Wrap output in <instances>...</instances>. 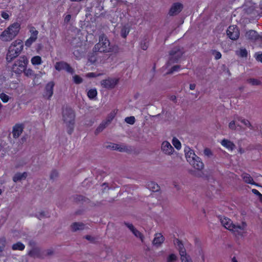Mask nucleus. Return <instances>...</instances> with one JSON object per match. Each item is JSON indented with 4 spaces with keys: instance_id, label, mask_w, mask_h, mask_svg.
<instances>
[{
    "instance_id": "obj_1",
    "label": "nucleus",
    "mask_w": 262,
    "mask_h": 262,
    "mask_svg": "<svg viewBox=\"0 0 262 262\" xmlns=\"http://www.w3.org/2000/svg\"><path fill=\"white\" fill-rule=\"evenodd\" d=\"M220 220L222 225L227 229L232 231L235 236H243L246 224L242 223V225H235L228 217L220 216Z\"/></svg>"
},
{
    "instance_id": "obj_2",
    "label": "nucleus",
    "mask_w": 262,
    "mask_h": 262,
    "mask_svg": "<svg viewBox=\"0 0 262 262\" xmlns=\"http://www.w3.org/2000/svg\"><path fill=\"white\" fill-rule=\"evenodd\" d=\"M24 49V43L20 39H17L10 45L6 54V60L10 62L17 57Z\"/></svg>"
},
{
    "instance_id": "obj_3",
    "label": "nucleus",
    "mask_w": 262,
    "mask_h": 262,
    "mask_svg": "<svg viewBox=\"0 0 262 262\" xmlns=\"http://www.w3.org/2000/svg\"><path fill=\"white\" fill-rule=\"evenodd\" d=\"M62 117L68 127L67 132L71 135L74 130L75 114L74 111L70 107L66 106L62 110Z\"/></svg>"
},
{
    "instance_id": "obj_4",
    "label": "nucleus",
    "mask_w": 262,
    "mask_h": 262,
    "mask_svg": "<svg viewBox=\"0 0 262 262\" xmlns=\"http://www.w3.org/2000/svg\"><path fill=\"white\" fill-rule=\"evenodd\" d=\"M20 29V24L15 22L10 25L1 34L0 38L5 41H10L18 34Z\"/></svg>"
},
{
    "instance_id": "obj_5",
    "label": "nucleus",
    "mask_w": 262,
    "mask_h": 262,
    "mask_svg": "<svg viewBox=\"0 0 262 262\" xmlns=\"http://www.w3.org/2000/svg\"><path fill=\"white\" fill-rule=\"evenodd\" d=\"M184 151L187 162L195 169L202 170L204 167V164L201 159L195 154L194 151L188 147H186Z\"/></svg>"
},
{
    "instance_id": "obj_6",
    "label": "nucleus",
    "mask_w": 262,
    "mask_h": 262,
    "mask_svg": "<svg viewBox=\"0 0 262 262\" xmlns=\"http://www.w3.org/2000/svg\"><path fill=\"white\" fill-rule=\"evenodd\" d=\"M184 151L187 162L195 169L202 170L204 167V164L201 159L195 154L194 151L188 147H186Z\"/></svg>"
},
{
    "instance_id": "obj_7",
    "label": "nucleus",
    "mask_w": 262,
    "mask_h": 262,
    "mask_svg": "<svg viewBox=\"0 0 262 262\" xmlns=\"http://www.w3.org/2000/svg\"><path fill=\"white\" fill-rule=\"evenodd\" d=\"M93 50L94 51H99V52L101 53H107L112 51L110 41L105 35L102 34L99 36V42L95 45Z\"/></svg>"
},
{
    "instance_id": "obj_8",
    "label": "nucleus",
    "mask_w": 262,
    "mask_h": 262,
    "mask_svg": "<svg viewBox=\"0 0 262 262\" xmlns=\"http://www.w3.org/2000/svg\"><path fill=\"white\" fill-rule=\"evenodd\" d=\"M28 59L25 55L20 56L12 67V71L16 74L20 75L27 68Z\"/></svg>"
},
{
    "instance_id": "obj_9",
    "label": "nucleus",
    "mask_w": 262,
    "mask_h": 262,
    "mask_svg": "<svg viewBox=\"0 0 262 262\" xmlns=\"http://www.w3.org/2000/svg\"><path fill=\"white\" fill-rule=\"evenodd\" d=\"M183 52L179 47L173 48L169 52L170 58L168 63H177L181 58Z\"/></svg>"
},
{
    "instance_id": "obj_10",
    "label": "nucleus",
    "mask_w": 262,
    "mask_h": 262,
    "mask_svg": "<svg viewBox=\"0 0 262 262\" xmlns=\"http://www.w3.org/2000/svg\"><path fill=\"white\" fill-rule=\"evenodd\" d=\"M176 243L179 247V253L181 256L182 262H191V259L189 256L187 255L186 250L181 241L177 239Z\"/></svg>"
},
{
    "instance_id": "obj_11",
    "label": "nucleus",
    "mask_w": 262,
    "mask_h": 262,
    "mask_svg": "<svg viewBox=\"0 0 262 262\" xmlns=\"http://www.w3.org/2000/svg\"><path fill=\"white\" fill-rule=\"evenodd\" d=\"M29 32L30 33L31 36L25 42V45L28 48L30 47L37 40L38 35V31L33 26L30 28Z\"/></svg>"
},
{
    "instance_id": "obj_12",
    "label": "nucleus",
    "mask_w": 262,
    "mask_h": 262,
    "mask_svg": "<svg viewBox=\"0 0 262 262\" xmlns=\"http://www.w3.org/2000/svg\"><path fill=\"white\" fill-rule=\"evenodd\" d=\"M119 82V79L116 78H108L101 81V86L105 89H114Z\"/></svg>"
},
{
    "instance_id": "obj_13",
    "label": "nucleus",
    "mask_w": 262,
    "mask_h": 262,
    "mask_svg": "<svg viewBox=\"0 0 262 262\" xmlns=\"http://www.w3.org/2000/svg\"><path fill=\"white\" fill-rule=\"evenodd\" d=\"M228 37L233 40H237L239 36V30L236 26H230L227 30Z\"/></svg>"
},
{
    "instance_id": "obj_14",
    "label": "nucleus",
    "mask_w": 262,
    "mask_h": 262,
    "mask_svg": "<svg viewBox=\"0 0 262 262\" xmlns=\"http://www.w3.org/2000/svg\"><path fill=\"white\" fill-rule=\"evenodd\" d=\"M55 69L58 71L65 70L67 72L72 74L74 73V69L69 63L64 61H58L56 62L55 64Z\"/></svg>"
},
{
    "instance_id": "obj_15",
    "label": "nucleus",
    "mask_w": 262,
    "mask_h": 262,
    "mask_svg": "<svg viewBox=\"0 0 262 262\" xmlns=\"http://www.w3.org/2000/svg\"><path fill=\"white\" fill-rule=\"evenodd\" d=\"M245 36L247 39L252 41L262 40V32L261 34H258L256 31L253 30L247 31Z\"/></svg>"
},
{
    "instance_id": "obj_16",
    "label": "nucleus",
    "mask_w": 262,
    "mask_h": 262,
    "mask_svg": "<svg viewBox=\"0 0 262 262\" xmlns=\"http://www.w3.org/2000/svg\"><path fill=\"white\" fill-rule=\"evenodd\" d=\"M24 129V125L21 123H16L13 126L12 134L13 137L16 139L21 134Z\"/></svg>"
},
{
    "instance_id": "obj_17",
    "label": "nucleus",
    "mask_w": 262,
    "mask_h": 262,
    "mask_svg": "<svg viewBox=\"0 0 262 262\" xmlns=\"http://www.w3.org/2000/svg\"><path fill=\"white\" fill-rule=\"evenodd\" d=\"M54 85L53 81H50L46 85L44 97H47L48 99H50L53 94Z\"/></svg>"
},
{
    "instance_id": "obj_18",
    "label": "nucleus",
    "mask_w": 262,
    "mask_h": 262,
    "mask_svg": "<svg viewBox=\"0 0 262 262\" xmlns=\"http://www.w3.org/2000/svg\"><path fill=\"white\" fill-rule=\"evenodd\" d=\"M183 9V5L180 3H174L169 11V14L170 16L175 15L179 13Z\"/></svg>"
},
{
    "instance_id": "obj_19",
    "label": "nucleus",
    "mask_w": 262,
    "mask_h": 262,
    "mask_svg": "<svg viewBox=\"0 0 262 262\" xmlns=\"http://www.w3.org/2000/svg\"><path fill=\"white\" fill-rule=\"evenodd\" d=\"M162 151L166 155H170L173 151V148L168 141L163 142L161 146Z\"/></svg>"
},
{
    "instance_id": "obj_20",
    "label": "nucleus",
    "mask_w": 262,
    "mask_h": 262,
    "mask_svg": "<svg viewBox=\"0 0 262 262\" xmlns=\"http://www.w3.org/2000/svg\"><path fill=\"white\" fill-rule=\"evenodd\" d=\"M107 148H110L113 150H118L121 152L126 151L127 147L125 146H122L118 144L110 143L109 145H106Z\"/></svg>"
},
{
    "instance_id": "obj_21",
    "label": "nucleus",
    "mask_w": 262,
    "mask_h": 262,
    "mask_svg": "<svg viewBox=\"0 0 262 262\" xmlns=\"http://www.w3.org/2000/svg\"><path fill=\"white\" fill-rule=\"evenodd\" d=\"M242 178L244 182L247 184H250L253 185L258 186V184L255 182L252 177L247 173H245L242 175Z\"/></svg>"
},
{
    "instance_id": "obj_22",
    "label": "nucleus",
    "mask_w": 262,
    "mask_h": 262,
    "mask_svg": "<svg viewBox=\"0 0 262 262\" xmlns=\"http://www.w3.org/2000/svg\"><path fill=\"white\" fill-rule=\"evenodd\" d=\"M164 237L160 233L155 234V238L153 240L152 243L154 245L160 246L163 243Z\"/></svg>"
},
{
    "instance_id": "obj_23",
    "label": "nucleus",
    "mask_w": 262,
    "mask_h": 262,
    "mask_svg": "<svg viewBox=\"0 0 262 262\" xmlns=\"http://www.w3.org/2000/svg\"><path fill=\"white\" fill-rule=\"evenodd\" d=\"M221 143L222 146L226 147L228 150H232L235 147L234 144L227 139H224L222 140Z\"/></svg>"
},
{
    "instance_id": "obj_24",
    "label": "nucleus",
    "mask_w": 262,
    "mask_h": 262,
    "mask_svg": "<svg viewBox=\"0 0 262 262\" xmlns=\"http://www.w3.org/2000/svg\"><path fill=\"white\" fill-rule=\"evenodd\" d=\"M147 187L148 189L153 192L158 191L160 189L158 184L153 181L148 182L147 184Z\"/></svg>"
},
{
    "instance_id": "obj_25",
    "label": "nucleus",
    "mask_w": 262,
    "mask_h": 262,
    "mask_svg": "<svg viewBox=\"0 0 262 262\" xmlns=\"http://www.w3.org/2000/svg\"><path fill=\"white\" fill-rule=\"evenodd\" d=\"M99 51H94L88 55V60L91 63H95L97 61V55Z\"/></svg>"
},
{
    "instance_id": "obj_26",
    "label": "nucleus",
    "mask_w": 262,
    "mask_h": 262,
    "mask_svg": "<svg viewBox=\"0 0 262 262\" xmlns=\"http://www.w3.org/2000/svg\"><path fill=\"white\" fill-rule=\"evenodd\" d=\"M27 177V173L24 172L23 173H16L13 177V181L14 182H17L18 181L23 179H25Z\"/></svg>"
},
{
    "instance_id": "obj_27",
    "label": "nucleus",
    "mask_w": 262,
    "mask_h": 262,
    "mask_svg": "<svg viewBox=\"0 0 262 262\" xmlns=\"http://www.w3.org/2000/svg\"><path fill=\"white\" fill-rule=\"evenodd\" d=\"M84 224L83 223H79L75 222L73 223L71 226V228L73 231H76L79 230H82L84 229Z\"/></svg>"
},
{
    "instance_id": "obj_28",
    "label": "nucleus",
    "mask_w": 262,
    "mask_h": 262,
    "mask_svg": "<svg viewBox=\"0 0 262 262\" xmlns=\"http://www.w3.org/2000/svg\"><path fill=\"white\" fill-rule=\"evenodd\" d=\"M25 245L20 242H18L14 244L12 246V249L13 250L23 251L25 249Z\"/></svg>"
},
{
    "instance_id": "obj_29",
    "label": "nucleus",
    "mask_w": 262,
    "mask_h": 262,
    "mask_svg": "<svg viewBox=\"0 0 262 262\" xmlns=\"http://www.w3.org/2000/svg\"><path fill=\"white\" fill-rule=\"evenodd\" d=\"M97 91L96 89H92L88 91L87 96L90 99H93L96 97Z\"/></svg>"
},
{
    "instance_id": "obj_30",
    "label": "nucleus",
    "mask_w": 262,
    "mask_h": 262,
    "mask_svg": "<svg viewBox=\"0 0 262 262\" xmlns=\"http://www.w3.org/2000/svg\"><path fill=\"white\" fill-rule=\"evenodd\" d=\"M31 63L33 65H40L42 63V59L39 56H35L31 58Z\"/></svg>"
},
{
    "instance_id": "obj_31",
    "label": "nucleus",
    "mask_w": 262,
    "mask_h": 262,
    "mask_svg": "<svg viewBox=\"0 0 262 262\" xmlns=\"http://www.w3.org/2000/svg\"><path fill=\"white\" fill-rule=\"evenodd\" d=\"M130 31L129 28L124 26L121 30V35L123 38H126Z\"/></svg>"
},
{
    "instance_id": "obj_32",
    "label": "nucleus",
    "mask_w": 262,
    "mask_h": 262,
    "mask_svg": "<svg viewBox=\"0 0 262 262\" xmlns=\"http://www.w3.org/2000/svg\"><path fill=\"white\" fill-rule=\"evenodd\" d=\"M23 73H24V75L28 77H32L35 76V73H34V71H33L31 69H27L26 68Z\"/></svg>"
},
{
    "instance_id": "obj_33",
    "label": "nucleus",
    "mask_w": 262,
    "mask_h": 262,
    "mask_svg": "<svg viewBox=\"0 0 262 262\" xmlns=\"http://www.w3.org/2000/svg\"><path fill=\"white\" fill-rule=\"evenodd\" d=\"M107 125V122H103L102 123H101L99 126L96 128L95 130V134H97L99 133L102 132L105 127Z\"/></svg>"
},
{
    "instance_id": "obj_34",
    "label": "nucleus",
    "mask_w": 262,
    "mask_h": 262,
    "mask_svg": "<svg viewBox=\"0 0 262 262\" xmlns=\"http://www.w3.org/2000/svg\"><path fill=\"white\" fill-rule=\"evenodd\" d=\"M172 143L176 149H180L181 148V143L180 141L176 137H174L172 139Z\"/></svg>"
},
{
    "instance_id": "obj_35",
    "label": "nucleus",
    "mask_w": 262,
    "mask_h": 262,
    "mask_svg": "<svg viewBox=\"0 0 262 262\" xmlns=\"http://www.w3.org/2000/svg\"><path fill=\"white\" fill-rule=\"evenodd\" d=\"M141 48L143 50H146L148 47V40L147 38H144L140 42Z\"/></svg>"
},
{
    "instance_id": "obj_36",
    "label": "nucleus",
    "mask_w": 262,
    "mask_h": 262,
    "mask_svg": "<svg viewBox=\"0 0 262 262\" xmlns=\"http://www.w3.org/2000/svg\"><path fill=\"white\" fill-rule=\"evenodd\" d=\"M117 110H115L109 114L107 121H106V122H107V124L110 123L112 121V120L114 118L117 113Z\"/></svg>"
},
{
    "instance_id": "obj_37",
    "label": "nucleus",
    "mask_w": 262,
    "mask_h": 262,
    "mask_svg": "<svg viewBox=\"0 0 262 262\" xmlns=\"http://www.w3.org/2000/svg\"><path fill=\"white\" fill-rule=\"evenodd\" d=\"M237 120L240 122H241L243 124H244L245 125L250 127L251 126V124L249 120L243 119L242 117H238L237 118Z\"/></svg>"
},
{
    "instance_id": "obj_38",
    "label": "nucleus",
    "mask_w": 262,
    "mask_h": 262,
    "mask_svg": "<svg viewBox=\"0 0 262 262\" xmlns=\"http://www.w3.org/2000/svg\"><path fill=\"white\" fill-rule=\"evenodd\" d=\"M211 54L214 55V58L216 60H218L222 57V54L220 52L217 51L215 50H211Z\"/></svg>"
},
{
    "instance_id": "obj_39",
    "label": "nucleus",
    "mask_w": 262,
    "mask_h": 262,
    "mask_svg": "<svg viewBox=\"0 0 262 262\" xmlns=\"http://www.w3.org/2000/svg\"><path fill=\"white\" fill-rule=\"evenodd\" d=\"M73 81L75 84H80L83 81L82 78L78 75L73 76Z\"/></svg>"
},
{
    "instance_id": "obj_40",
    "label": "nucleus",
    "mask_w": 262,
    "mask_h": 262,
    "mask_svg": "<svg viewBox=\"0 0 262 262\" xmlns=\"http://www.w3.org/2000/svg\"><path fill=\"white\" fill-rule=\"evenodd\" d=\"M135 118L134 116H130L126 117L125 119V122L130 125H133L135 122Z\"/></svg>"
},
{
    "instance_id": "obj_41",
    "label": "nucleus",
    "mask_w": 262,
    "mask_h": 262,
    "mask_svg": "<svg viewBox=\"0 0 262 262\" xmlns=\"http://www.w3.org/2000/svg\"><path fill=\"white\" fill-rule=\"evenodd\" d=\"M248 83H250L252 85H258L260 84V81L255 78H250L248 79Z\"/></svg>"
},
{
    "instance_id": "obj_42",
    "label": "nucleus",
    "mask_w": 262,
    "mask_h": 262,
    "mask_svg": "<svg viewBox=\"0 0 262 262\" xmlns=\"http://www.w3.org/2000/svg\"><path fill=\"white\" fill-rule=\"evenodd\" d=\"M0 99L4 103H7L9 100V97L4 93L0 94Z\"/></svg>"
},
{
    "instance_id": "obj_43",
    "label": "nucleus",
    "mask_w": 262,
    "mask_h": 262,
    "mask_svg": "<svg viewBox=\"0 0 262 262\" xmlns=\"http://www.w3.org/2000/svg\"><path fill=\"white\" fill-rule=\"evenodd\" d=\"M85 198L81 195H76V196H74V201L75 202L85 201Z\"/></svg>"
},
{
    "instance_id": "obj_44",
    "label": "nucleus",
    "mask_w": 262,
    "mask_h": 262,
    "mask_svg": "<svg viewBox=\"0 0 262 262\" xmlns=\"http://www.w3.org/2000/svg\"><path fill=\"white\" fill-rule=\"evenodd\" d=\"M133 233L137 237L139 238L142 242L143 241L144 236L143 234L138 230L136 229L133 232Z\"/></svg>"
},
{
    "instance_id": "obj_45",
    "label": "nucleus",
    "mask_w": 262,
    "mask_h": 262,
    "mask_svg": "<svg viewBox=\"0 0 262 262\" xmlns=\"http://www.w3.org/2000/svg\"><path fill=\"white\" fill-rule=\"evenodd\" d=\"M238 55L242 57H247L248 53L246 49H241Z\"/></svg>"
},
{
    "instance_id": "obj_46",
    "label": "nucleus",
    "mask_w": 262,
    "mask_h": 262,
    "mask_svg": "<svg viewBox=\"0 0 262 262\" xmlns=\"http://www.w3.org/2000/svg\"><path fill=\"white\" fill-rule=\"evenodd\" d=\"M180 68V66L179 65H176L171 67V68L168 72V74H172L175 71H178Z\"/></svg>"
},
{
    "instance_id": "obj_47",
    "label": "nucleus",
    "mask_w": 262,
    "mask_h": 262,
    "mask_svg": "<svg viewBox=\"0 0 262 262\" xmlns=\"http://www.w3.org/2000/svg\"><path fill=\"white\" fill-rule=\"evenodd\" d=\"M177 259V256L174 254H170L168 258H167V261L168 262H173L175 261Z\"/></svg>"
},
{
    "instance_id": "obj_48",
    "label": "nucleus",
    "mask_w": 262,
    "mask_h": 262,
    "mask_svg": "<svg viewBox=\"0 0 262 262\" xmlns=\"http://www.w3.org/2000/svg\"><path fill=\"white\" fill-rule=\"evenodd\" d=\"M58 173L57 170H53L52 171L51 174H50V179L52 180H54L56 178L58 177Z\"/></svg>"
},
{
    "instance_id": "obj_49",
    "label": "nucleus",
    "mask_w": 262,
    "mask_h": 262,
    "mask_svg": "<svg viewBox=\"0 0 262 262\" xmlns=\"http://www.w3.org/2000/svg\"><path fill=\"white\" fill-rule=\"evenodd\" d=\"M5 241L0 239V256H2V253L3 251L5 246Z\"/></svg>"
},
{
    "instance_id": "obj_50",
    "label": "nucleus",
    "mask_w": 262,
    "mask_h": 262,
    "mask_svg": "<svg viewBox=\"0 0 262 262\" xmlns=\"http://www.w3.org/2000/svg\"><path fill=\"white\" fill-rule=\"evenodd\" d=\"M102 74H96L95 73H94V72H91V73H89L87 74L86 75V76L88 77H90V78H94V77H98L100 75H101Z\"/></svg>"
},
{
    "instance_id": "obj_51",
    "label": "nucleus",
    "mask_w": 262,
    "mask_h": 262,
    "mask_svg": "<svg viewBox=\"0 0 262 262\" xmlns=\"http://www.w3.org/2000/svg\"><path fill=\"white\" fill-rule=\"evenodd\" d=\"M255 58L256 59V60H257L258 61H260V62L262 63V53H255Z\"/></svg>"
},
{
    "instance_id": "obj_52",
    "label": "nucleus",
    "mask_w": 262,
    "mask_h": 262,
    "mask_svg": "<svg viewBox=\"0 0 262 262\" xmlns=\"http://www.w3.org/2000/svg\"><path fill=\"white\" fill-rule=\"evenodd\" d=\"M229 127L231 129L234 130L236 128V126L234 121H231L229 124Z\"/></svg>"
},
{
    "instance_id": "obj_53",
    "label": "nucleus",
    "mask_w": 262,
    "mask_h": 262,
    "mask_svg": "<svg viewBox=\"0 0 262 262\" xmlns=\"http://www.w3.org/2000/svg\"><path fill=\"white\" fill-rule=\"evenodd\" d=\"M251 191L253 193H254V194H255L256 195L258 196V199H259L260 198V196L262 195V194L260 193L258 190H257V189H252Z\"/></svg>"
},
{
    "instance_id": "obj_54",
    "label": "nucleus",
    "mask_w": 262,
    "mask_h": 262,
    "mask_svg": "<svg viewBox=\"0 0 262 262\" xmlns=\"http://www.w3.org/2000/svg\"><path fill=\"white\" fill-rule=\"evenodd\" d=\"M1 16L5 19H8L9 18V15L5 11H2Z\"/></svg>"
},
{
    "instance_id": "obj_55",
    "label": "nucleus",
    "mask_w": 262,
    "mask_h": 262,
    "mask_svg": "<svg viewBox=\"0 0 262 262\" xmlns=\"http://www.w3.org/2000/svg\"><path fill=\"white\" fill-rule=\"evenodd\" d=\"M37 253L38 250L37 249H33L29 252V254L31 256H34L37 254Z\"/></svg>"
},
{
    "instance_id": "obj_56",
    "label": "nucleus",
    "mask_w": 262,
    "mask_h": 262,
    "mask_svg": "<svg viewBox=\"0 0 262 262\" xmlns=\"http://www.w3.org/2000/svg\"><path fill=\"white\" fill-rule=\"evenodd\" d=\"M125 225L132 232L136 229L132 224L125 223Z\"/></svg>"
},
{
    "instance_id": "obj_57",
    "label": "nucleus",
    "mask_w": 262,
    "mask_h": 262,
    "mask_svg": "<svg viewBox=\"0 0 262 262\" xmlns=\"http://www.w3.org/2000/svg\"><path fill=\"white\" fill-rule=\"evenodd\" d=\"M204 154L205 155L208 156H210L212 155V152H211V150L209 148H205L204 149Z\"/></svg>"
},
{
    "instance_id": "obj_58",
    "label": "nucleus",
    "mask_w": 262,
    "mask_h": 262,
    "mask_svg": "<svg viewBox=\"0 0 262 262\" xmlns=\"http://www.w3.org/2000/svg\"><path fill=\"white\" fill-rule=\"evenodd\" d=\"M71 19V15L69 14L66 15L64 18V20L66 23H69Z\"/></svg>"
},
{
    "instance_id": "obj_59",
    "label": "nucleus",
    "mask_w": 262,
    "mask_h": 262,
    "mask_svg": "<svg viewBox=\"0 0 262 262\" xmlns=\"http://www.w3.org/2000/svg\"><path fill=\"white\" fill-rule=\"evenodd\" d=\"M46 216V215L45 214V213L43 211L40 212L39 214L38 215H37V218H38L39 219H40L41 218H42V217H44Z\"/></svg>"
},
{
    "instance_id": "obj_60",
    "label": "nucleus",
    "mask_w": 262,
    "mask_h": 262,
    "mask_svg": "<svg viewBox=\"0 0 262 262\" xmlns=\"http://www.w3.org/2000/svg\"><path fill=\"white\" fill-rule=\"evenodd\" d=\"M85 238L90 241H92L93 240V237H92L91 235H87L85 236Z\"/></svg>"
},
{
    "instance_id": "obj_61",
    "label": "nucleus",
    "mask_w": 262,
    "mask_h": 262,
    "mask_svg": "<svg viewBox=\"0 0 262 262\" xmlns=\"http://www.w3.org/2000/svg\"><path fill=\"white\" fill-rule=\"evenodd\" d=\"M190 89L191 90H193L195 89V84H190L189 86Z\"/></svg>"
},
{
    "instance_id": "obj_62",
    "label": "nucleus",
    "mask_w": 262,
    "mask_h": 262,
    "mask_svg": "<svg viewBox=\"0 0 262 262\" xmlns=\"http://www.w3.org/2000/svg\"><path fill=\"white\" fill-rule=\"evenodd\" d=\"M53 253V251L52 250H48L47 252V254L48 255L52 254Z\"/></svg>"
},
{
    "instance_id": "obj_63",
    "label": "nucleus",
    "mask_w": 262,
    "mask_h": 262,
    "mask_svg": "<svg viewBox=\"0 0 262 262\" xmlns=\"http://www.w3.org/2000/svg\"><path fill=\"white\" fill-rule=\"evenodd\" d=\"M170 99H171V100H172V101H174V100H176V97L175 96H172L171 97Z\"/></svg>"
},
{
    "instance_id": "obj_64",
    "label": "nucleus",
    "mask_w": 262,
    "mask_h": 262,
    "mask_svg": "<svg viewBox=\"0 0 262 262\" xmlns=\"http://www.w3.org/2000/svg\"><path fill=\"white\" fill-rule=\"evenodd\" d=\"M232 262H238L237 260L236 259L235 257H233L232 259Z\"/></svg>"
}]
</instances>
